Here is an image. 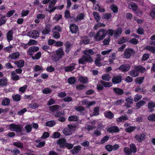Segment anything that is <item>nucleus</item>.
<instances>
[{"mask_svg":"<svg viewBox=\"0 0 155 155\" xmlns=\"http://www.w3.org/2000/svg\"><path fill=\"white\" fill-rule=\"evenodd\" d=\"M107 33V30L101 29L99 30L94 36V38L97 41L103 40L106 36Z\"/></svg>","mask_w":155,"mask_h":155,"instance_id":"nucleus-2","label":"nucleus"},{"mask_svg":"<svg viewBox=\"0 0 155 155\" xmlns=\"http://www.w3.org/2000/svg\"><path fill=\"white\" fill-rule=\"evenodd\" d=\"M34 71L35 72L41 71H43V67L41 66H40L38 65H36L35 66L34 68Z\"/></svg>","mask_w":155,"mask_h":155,"instance_id":"nucleus-42","label":"nucleus"},{"mask_svg":"<svg viewBox=\"0 0 155 155\" xmlns=\"http://www.w3.org/2000/svg\"><path fill=\"white\" fill-rule=\"evenodd\" d=\"M13 145L16 146L19 148H22L23 147V144L22 143L19 142H14Z\"/></svg>","mask_w":155,"mask_h":155,"instance_id":"nucleus-54","label":"nucleus"},{"mask_svg":"<svg viewBox=\"0 0 155 155\" xmlns=\"http://www.w3.org/2000/svg\"><path fill=\"white\" fill-rule=\"evenodd\" d=\"M147 119L151 121H155V114H153L149 115Z\"/></svg>","mask_w":155,"mask_h":155,"instance_id":"nucleus-49","label":"nucleus"},{"mask_svg":"<svg viewBox=\"0 0 155 155\" xmlns=\"http://www.w3.org/2000/svg\"><path fill=\"white\" fill-rule=\"evenodd\" d=\"M112 82L114 84H118L121 81V76L118 75L113 77L112 79Z\"/></svg>","mask_w":155,"mask_h":155,"instance_id":"nucleus-15","label":"nucleus"},{"mask_svg":"<svg viewBox=\"0 0 155 155\" xmlns=\"http://www.w3.org/2000/svg\"><path fill=\"white\" fill-rule=\"evenodd\" d=\"M147 106L149 111L150 112H153L154 111L153 108L155 107V103L150 101L148 103Z\"/></svg>","mask_w":155,"mask_h":155,"instance_id":"nucleus-13","label":"nucleus"},{"mask_svg":"<svg viewBox=\"0 0 155 155\" xmlns=\"http://www.w3.org/2000/svg\"><path fill=\"white\" fill-rule=\"evenodd\" d=\"M68 128L70 131V133H71V135L75 130V127L74 126L71 125H68Z\"/></svg>","mask_w":155,"mask_h":155,"instance_id":"nucleus-47","label":"nucleus"},{"mask_svg":"<svg viewBox=\"0 0 155 155\" xmlns=\"http://www.w3.org/2000/svg\"><path fill=\"white\" fill-rule=\"evenodd\" d=\"M135 54V52L134 50L131 49H126L124 53V57L126 58H129L132 54Z\"/></svg>","mask_w":155,"mask_h":155,"instance_id":"nucleus-6","label":"nucleus"},{"mask_svg":"<svg viewBox=\"0 0 155 155\" xmlns=\"http://www.w3.org/2000/svg\"><path fill=\"white\" fill-rule=\"evenodd\" d=\"M146 102L143 100H141L139 102L137 103L136 105V107L139 108L141 106H143L144 104H145Z\"/></svg>","mask_w":155,"mask_h":155,"instance_id":"nucleus-52","label":"nucleus"},{"mask_svg":"<svg viewBox=\"0 0 155 155\" xmlns=\"http://www.w3.org/2000/svg\"><path fill=\"white\" fill-rule=\"evenodd\" d=\"M70 28L71 32L73 33H76L78 30V27L74 24H72L70 25Z\"/></svg>","mask_w":155,"mask_h":155,"instance_id":"nucleus-19","label":"nucleus"},{"mask_svg":"<svg viewBox=\"0 0 155 155\" xmlns=\"http://www.w3.org/2000/svg\"><path fill=\"white\" fill-rule=\"evenodd\" d=\"M107 131L110 133L117 132L119 130L117 127H112L107 128Z\"/></svg>","mask_w":155,"mask_h":155,"instance_id":"nucleus-17","label":"nucleus"},{"mask_svg":"<svg viewBox=\"0 0 155 155\" xmlns=\"http://www.w3.org/2000/svg\"><path fill=\"white\" fill-rule=\"evenodd\" d=\"M128 40L127 38H126L124 37H123L118 40V43L119 44H122L127 41Z\"/></svg>","mask_w":155,"mask_h":155,"instance_id":"nucleus-40","label":"nucleus"},{"mask_svg":"<svg viewBox=\"0 0 155 155\" xmlns=\"http://www.w3.org/2000/svg\"><path fill=\"white\" fill-rule=\"evenodd\" d=\"M24 61L23 60H20L18 61L14 62V63L18 67L22 68L23 67L24 64Z\"/></svg>","mask_w":155,"mask_h":155,"instance_id":"nucleus-26","label":"nucleus"},{"mask_svg":"<svg viewBox=\"0 0 155 155\" xmlns=\"http://www.w3.org/2000/svg\"><path fill=\"white\" fill-rule=\"evenodd\" d=\"M64 53L63 49L60 48L56 51L55 54L52 55V60L55 61H58L64 55Z\"/></svg>","mask_w":155,"mask_h":155,"instance_id":"nucleus-3","label":"nucleus"},{"mask_svg":"<svg viewBox=\"0 0 155 155\" xmlns=\"http://www.w3.org/2000/svg\"><path fill=\"white\" fill-rule=\"evenodd\" d=\"M136 129L135 127L131 126L128 127L125 129V131L129 133H131L134 131Z\"/></svg>","mask_w":155,"mask_h":155,"instance_id":"nucleus-57","label":"nucleus"},{"mask_svg":"<svg viewBox=\"0 0 155 155\" xmlns=\"http://www.w3.org/2000/svg\"><path fill=\"white\" fill-rule=\"evenodd\" d=\"M113 91L116 94L120 95L123 94L124 92L122 89L117 87L114 88Z\"/></svg>","mask_w":155,"mask_h":155,"instance_id":"nucleus-31","label":"nucleus"},{"mask_svg":"<svg viewBox=\"0 0 155 155\" xmlns=\"http://www.w3.org/2000/svg\"><path fill=\"white\" fill-rule=\"evenodd\" d=\"M11 76L12 79L14 81H17L19 79V77L17 75L16 72H15V71L12 72Z\"/></svg>","mask_w":155,"mask_h":155,"instance_id":"nucleus-25","label":"nucleus"},{"mask_svg":"<svg viewBox=\"0 0 155 155\" xmlns=\"http://www.w3.org/2000/svg\"><path fill=\"white\" fill-rule=\"evenodd\" d=\"M10 102V99L7 98H5L3 100L2 104L3 105H8L9 104Z\"/></svg>","mask_w":155,"mask_h":155,"instance_id":"nucleus-46","label":"nucleus"},{"mask_svg":"<svg viewBox=\"0 0 155 155\" xmlns=\"http://www.w3.org/2000/svg\"><path fill=\"white\" fill-rule=\"evenodd\" d=\"M104 84L102 82H101V81L98 82L97 85V89L99 91H101L104 88Z\"/></svg>","mask_w":155,"mask_h":155,"instance_id":"nucleus-44","label":"nucleus"},{"mask_svg":"<svg viewBox=\"0 0 155 155\" xmlns=\"http://www.w3.org/2000/svg\"><path fill=\"white\" fill-rule=\"evenodd\" d=\"M76 65L75 64L73 63L70 66L65 67L64 68L65 71L66 72L71 71L75 68V66Z\"/></svg>","mask_w":155,"mask_h":155,"instance_id":"nucleus-20","label":"nucleus"},{"mask_svg":"<svg viewBox=\"0 0 155 155\" xmlns=\"http://www.w3.org/2000/svg\"><path fill=\"white\" fill-rule=\"evenodd\" d=\"M102 78L104 81H109L110 80L111 78L109 74H106L102 76Z\"/></svg>","mask_w":155,"mask_h":155,"instance_id":"nucleus-36","label":"nucleus"},{"mask_svg":"<svg viewBox=\"0 0 155 155\" xmlns=\"http://www.w3.org/2000/svg\"><path fill=\"white\" fill-rule=\"evenodd\" d=\"M130 149L132 152L135 153L137 151V148L135 145L133 143H131L130 144Z\"/></svg>","mask_w":155,"mask_h":155,"instance_id":"nucleus-43","label":"nucleus"},{"mask_svg":"<svg viewBox=\"0 0 155 155\" xmlns=\"http://www.w3.org/2000/svg\"><path fill=\"white\" fill-rule=\"evenodd\" d=\"M55 124V123L53 120L48 121L46 123V125L48 127H52Z\"/></svg>","mask_w":155,"mask_h":155,"instance_id":"nucleus-58","label":"nucleus"},{"mask_svg":"<svg viewBox=\"0 0 155 155\" xmlns=\"http://www.w3.org/2000/svg\"><path fill=\"white\" fill-rule=\"evenodd\" d=\"M85 15L83 13H81L78 15L76 18H74V20L75 21H78L84 19Z\"/></svg>","mask_w":155,"mask_h":155,"instance_id":"nucleus-27","label":"nucleus"},{"mask_svg":"<svg viewBox=\"0 0 155 155\" xmlns=\"http://www.w3.org/2000/svg\"><path fill=\"white\" fill-rule=\"evenodd\" d=\"M134 138L139 142H141L146 139V135L144 133L141 134L136 135Z\"/></svg>","mask_w":155,"mask_h":155,"instance_id":"nucleus-7","label":"nucleus"},{"mask_svg":"<svg viewBox=\"0 0 155 155\" xmlns=\"http://www.w3.org/2000/svg\"><path fill=\"white\" fill-rule=\"evenodd\" d=\"M105 116L109 119H112L114 116V114L110 111H107L104 113Z\"/></svg>","mask_w":155,"mask_h":155,"instance_id":"nucleus-28","label":"nucleus"},{"mask_svg":"<svg viewBox=\"0 0 155 155\" xmlns=\"http://www.w3.org/2000/svg\"><path fill=\"white\" fill-rule=\"evenodd\" d=\"M76 81V78L74 77H71L68 79V83L70 84H74Z\"/></svg>","mask_w":155,"mask_h":155,"instance_id":"nucleus-45","label":"nucleus"},{"mask_svg":"<svg viewBox=\"0 0 155 155\" xmlns=\"http://www.w3.org/2000/svg\"><path fill=\"white\" fill-rule=\"evenodd\" d=\"M51 31V28L49 25H47L45 28L43 29L42 31L43 35H47Z\"/></svg>","mask_w":155,"mask_h":155,"instance_id":"nucleus-29","label":"nucleus"},{"mask_svg":"<svg viewBox=\"0 0 155 155\" xmlns=\"http://www.w3.org/2000/svg\"><path fill=\"white\" fill-rule=\"evenodd\" d=\"M144 78L143 77H138L135 79L136 84H141L143 83Z\"/></svg>","mask_w":155,"mask_h":155,"instance_id":"nucleus-35","label":"nucleus"},{"mask_svg":"<svg viewBox=\"0 0 155 155\" xmlns=\"http://www.w3.org/2000/svg\"><path fill=\"white\" fill-rule=\"evenodd\" d=\"M13 100L15 101H18L21 100V96L19 94H16L12 96Z\"/></svg>","mask_w":155,"mask_h":155,"instance_id":"nucleus-59","label":"nucleus"},{"mask_svg":"<svg viewBox=\"0 0 155 155\" xmlns=\"http://www.w3.org/2000/svg\"><path fill=\"white\" fill-rule=\"evenodd\" d=\"M28 86L26 85H24L23 86L19 88V91H20L22 93H24L26 90Z\"/></svg>","mask_w":155,"mask_h":155,"instance_id":"nucleus-60","label":"nucleus"},{"mask_svg":"<svg viewBox=\"0 0 155 155\" xmlns=\"http://www.w3.org/2000/svg\"><path fill=\"white\" fill-rule=\"evenodd\" d=\"M134 69L130 72L129 74L133 77L138 76L139 74V72L143 73L146 71L145 68L141 66H135Z\"/></svg>","mask_w":155,"mask_h":155,"instance_id":"nucleus-1","label":"nucleus"},{"mask_svg":"<svg viewBox=\"0 0 155 155\" xmlns=\"http://www.w3.org/2000/svg\"><path fill=\"white\" fill-rule=\"evenodd\" d=\"M81 148L80 146H77L74 147L71 151L73 154H76L78 153Z\"/></svg>","mask_w":155,"mask_h":155,"instance_id":"nucleus-23","label":"nucleus"},{"mask_svg":"<svg viewBox=\"0 0 155 155\" xmlns=\"http://www.w3.org/2000/svg\"><path fill=\"white\" fill-rule=\"evenodd\" d=\"M52 31L53 32H56V31L58 32H59L61 31V28L59 26L57 25L55 26L52 28Z\"/></svg>","mask_w":155,"mask_h":155,"instance_id":"nucleus-62","label":"nucleus"},{"mask_svg":"<svg viewBox=\"0 0 155 155\" xmlns=\"http://www.w3.org/2000/svg\"><path fill=\"white\" fill-rule=\"evenodd\" d=\"M93 14L96 21L97 22H98L99 21L100 18V17L98 13L95 12H94Z\"/></svg>","mask_w":155,"mask_h":155,"instance_id":"nucleus-53","label":"nucleus"},{"mask_svg":"<svg viewBox=\"0 0 155 155\" xmlns=\"http://www.w3.org/2000/svg\"><path fill=\"white\" fill-rule=\"evenodd\" d=\"M72 45L68 42H67L65 44V51L67 53H68L71 49Z\"/></svg>","mask_w":155,"mask_h":155,"instance_id":"nucleus-33","label":"nucleus"},{"mask_svg":"<svg viewBox=\"0 0 155 155\" xmlns=\"http://www.w3.org/2000/svg\"><path fill=\"white\" fill-rule=\"evenodd\" d=\"M101 82L103 83L104 87H111L112 84L111 83L107 82L101 80Z\"/></svg>","mask_w":155,"mask_h":155,"instance_id":"nucleus-51","label":"nucleus"},{"mask_svg":"<svg viewBox=\"0 0 155 155\" xmlns=\"http://www.w3.org/2000/svg\"><path fill=\"white\" fill-rule=\"evenodd\" d=\"M7 80L5 79H0V85L2 86H4L6 85L7 83Z\"/></svg>","mask_w":155,"mask_h":155,"instance_id":"nucleus-61","label":"nucleus"},{"mask_svg":"<svg viewBox=\"0 0 155 155\" xmlns=\"http://www.w3.org/2000/svg\"><path fill=\"white\" fill-rule=\"evenodd\" d=\"M68 120L69 121H77L78 120V117L76 116H71L69 117Z\"/></svg>","mask_w":155,"mask_h":155,"instance_id":"nucleus-48","label":"nucleus"},{"mask_svg":"<svg viewBox=\"0 0 155 155\" xmlns=\"http://www.w3.org/2000/svg\"><path fill=\"white\" fill-rule=\"evenodd\" d=\"M28 35L31 37L35 38L39 36V33L37 31L33 30L29 32Z\"/></svg>","mask_w":155,"mask_h":155,"instance_id":"nucleus-14","label":"nucleus"},{"mask_svg":"<svg viewBox=\"0 0 155 155\" xmlns=\"http://www.w3.org/2000/svg\"><path fill=\"white\" fill-rule=\"evenodd\" d=\"M94 53V51L91 49L86 50L83 51V53L84 54L87 55L88 56L93 55Z\"/></svg>","mask_w":155,"mask_h":155,"instance_id":"nucleus-34","label":"nucleus"},{"mask_svg":"<svg viewBox=\"0 0 155 155\" xmlns=\"http://www.w3.org/2000/svg\"><path fill=\"white\" fill-rule=\"evenodd\" d=\"M96 126L95 125L91 126L90 125L87 124L85 126V129L88 131L92 130L93 129L96 128Z\"/></svg>","mask_w":155,"mask_h":155,"instance_id":"nucleus-56","label":"nucleus"},{"mask_svg":"<svg viewBox=\"0 0 155 155\" xmlns=\"http://www.w3.org/2000/svg\"><path fill=\"white\" fill-rule=\"evenodd\" d=\"M57 143L60 145V147H64L66 143V140L64 138H60L57 141Z\"/></svg>","mask_w":155,"mask_h":155,"instance_id":"nucleus-16","label":"nucleus"},{"mask_svg":"<svg viewBox=\"0 0 155 155\" xmlns=\"http://www.w3.org/2000/svg\"><path fill=\"white\" fill-rule=\"evenodd\" d=\"M93 59L91 56H83L79 60L80 64H84L87 62L91 63L92 62Z\"/></svg>","mask_w":155,"mask_h":155,"instance_id":"nucleus-5","label":"nucleus"},{"mask_svg":"<svg viewBox=\"0 0 155 155\" xmlns=\"http://www.w3.org/2000/svg\"><path fill=\"white\" fill-rule=\"evenodd\" d=\"M130 9H132L134 11H136L137 9V6L134 3H131L129 5Z\"/></svg>","mask_w":155,"mask_h":155,"instance_id":"nucleus-50","label":"nucleus"},{"mask_svg":"<svg viewBox=\"0 0 155 155\" xmlns=\"http://www.w3.org/2000/svg\"><path fill=\"white\" fill-rule=\"evenodd\" d=\"M124 151L126 155H131L132 152L129 148L127 147H125L124 149Z\"/></svg>","mask_w":155,"mask_h":155,"instance_id":"nucleus-41","label":"nucleus"},{"mask_svg":"<svg viewBox=\"0 0 155 155\" xmlns=\"http://www.w3.org/2000/svg\"><path fill=\"white\" fill-rule=\"evenodd\" d=\"M145 49L153 53H155V46H147L145 47Z\"/></svg>","mask_w":155,"mask_h":155,"instance_id":"nucleus-37","label":"nucleus"},{"mask_svg":"<svg viewBox=\"0 0 155 155\" xmlns=\"http://www.w3.org/2000/svg\"><path fill=\"white\" fill-rule=\"evenodd\" d=\"M96 104L95 101H89L87 99H84L82 101V104L86 105L87 108L94 105Z\"/></svg>","mask_w":155,"mask_h":155,"instance_id":"nucleus-8","label":"nucleus"},{"mask_svg":"<svg viewBox=\"0 0 155 155\" xmlns=\"http://www.w3.org/2000/svg\"><path fill=\"white\" fill-rule=\"evenodd\" d=\"M110 41V37L108 36L106 38L104 39L103 41V43L104 45H107L108 44Z\"/></svg>","mask_w":155,"mask_h":155,"instance_id":"nucleus-64","label":"nucleus"},{"mask_svg":"<svg viewBox=\"0 0 155 155\" xmlns=\"http://www.w3.org/2000/svg\"><path fill=\"white\" fill-rule=\"evenodd\" d=\"M110 8L114 12L117 13V12L118 8L116 5H111L110 6Z\"/></svg>","mask_w":155,"mask_h":155,"instance_id":"nucleus-63","label":"nucleus"},{"mask_svg":"<svg viewBox=\"0 0 155 155\" xmlns=\"http://www.w3.org/2000/svg\"><path fill=\"white\" fill-rule=\"evenodd\" d=\"M9 128L11 131H14L17 133H21L23 130V127L21 125L13 124L9 125Z\"/></svg>","mask_w":155,"mask_h":155,"instance_id":"nucleus-4","label":"nucleus"},{"mask_svg":"<svg viewBox=\"0 0 155 155\" xmlns=\"http://www.w3.org/2000/svg\"><path fill=\"white\" fill-rule=\"evenodd\" d=\"M116 54L115 53H113L111 55L109 56V62L110 64L114 63V61L116 58Z\"/></svg>","mask_w":155,"mask_h":155,"instance_id":"nucleus-30","label":"nucleus"},{"mask_svg":"<svg viewBox=\"0 0 155 155\" xmlns=\"http://www.w3.org/2000/svg\"><path fill=\"white\" fill-rule=\"evenodd\" d=\"M20 56L19 53L18 52H15L12 53L10 54L8 57L12 59H16L18 58Z\"/></svg>","mask_w":155,"mask_h":155,"instance_id":"nucleus-22","label":"nucleus"},{"mask_svg":"<svg viewBox=\"0 0 155 155\" xmlns=\"http://www.w3.org/2000/svg\"><path fill=\"white\" fill-rule=\"evenodd\" d=\"M79 81L82 83H86L88 82V79L86 77L80 76L78 78Z\"/></svg>","mask_w":155,"mask_h":155,"instance_id":"nucleus-24","label":"nucleus"},{"mask_svg":"<svg viewBox=\"0 0 155 155\" xmlns=\"http://www.w3.org/2000/svg\"><path fill=\"white\" fill-rule=\"evenodd\" d=\"M35 142L38 143V144L36 145V147L39 148H41L44 146L45 143V141L41 142L40 140H35Z\"/></svg>","mask_w":155,"mask_h":155,"instance_id":"nucleus-32","label":"nucleus"},{"mask_svg":"<svg viewBox=\"0 0 155 155\" xmlns=\"http://www.w3.org/2000/svg\"><path fill=\"white\" fill-rule=\"evenodd\" d=\"M130 66L129 64H123L120 66L119 68V70L123 72H124L128 71L130 68Z\"/></svg>","mask_w":155,"mask_h":155,"instance_id":"nucleus-11","label":"nucleus"},{"mask_svg":"<svg viewBox=\"0 0 155 155\" xmlns=\"http://www.w3.org/2000/svg\"><path fill=\"white\" fill-rule=\"evenodd\" d=\"M57 0H52L50 3L48 9V11L50 13L51 12H53L55 9V8L54 7V6Z\"/></svg>","mask_w":155,"mask_h":155,"instance_id":"nucleus-9","label":"nucleus"},{"mask_svg":"<svg viewBox=\"0 0 155 155\" xmlns=\"http://www.w3.org/2000/svg\"><path fill=\"white\" fill-rule=\"evenodd\" d=\"M39 50V48L38 47L32 46L29 48L28 52L30 55H32L34 53L37 51Z\"/></svg>","mask_w":155,"mask_h":155,"instance_id":"nucleus-10","label":"nucleus"},{"mask_svg":"<svg viewBox=\"0 0 155 155\" xmlns=\"http://www.w3.org/2000/svg\"><path fill=\"white\" fill-rule=\"evenodd\" d=\"M13 31L12 30L9 31L7 33L6 37L8 42L12 40L13 39Z\"/></svg>","mask_w":155,"mask_h":155,"instance_id":"nucleus-18","label":"nucleus"},{"mask_svg":"<svg viewBox=\"0 0 155 155\" xmlns=\"http://www.w3.org/2000/svg\"><path fill=\"white\" fill-rule=\"evenodd\" d=\"M91 125H95L98 128L101 129L103 128V126L101 122H99L96 120H93L91 122Z\"/></svg>","mask_w":155,"mask_h":155,"instance_id":"nucleus-21","label":"nucleus"},{"mask_svg":"<svg viewBox=\"0 0 155 155\" xmlns=\"http://www.w3.org/2000/svg\"><path fill=\"white\" fill-rule=\"evenodd\" d=\"M99 57L97 58L95 61V64L98 66H101L102 65L101 63V58L100 57L101 56L100 54H99Z\"/></svg>","mask_w":155,"mask_h":155,"instance_id":"nucleus-38","label":"nucleus"},{"mask_svg":"<svg viewBox=\"0 0 155 155\" xmlns=\"http://www.w3.org/2000/svg\"><path fill=\"white\" fill-rule=\"evenodd\" d=\"M122 32V29L121 28H117L114 31V38L116 39L120 37Z\"/></svg>","mask_w":155,"mask_h":155,"instance_id":"nucleus-12","label":"nucleus"},{"mask_svg":"<svg viewBox=\"0 0 155 155\" xmlns=\"http://www.w3.org/2000/svg\"><path fill=\"white\" fill-rule=\"evenodd\" d=\"M128 119V118L126 115L122 116L117 119V121L118 122L124 121Z\"/></svg>","mask_w":155,"mask_h":155,"instance_id":"nucleus-39","label":"nucleus"},{"mask_svg":"<svg viewBox=\"0 0 155 155\" xmlns=\"http://www.w3.org/2000/svg\"><path fill=\"white\" fill-rule=\"evenodd\" d=\"M59 106L58 105H54L50 106L49 107L50 110L52 112H54L57 109H58Z\"/></svg>","mask_w":155,"mask_h":155,"instance_id":"nucleus-55","label":"nucleus"}]
</instances>
